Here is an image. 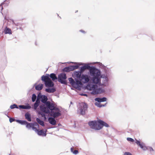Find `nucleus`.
<instances>
[{"instance_id":"f257e3e1","label":"nucleus","mask_w":155,"mask_h":155,"mask_svg":"<svg viewBox=\"0 0 155 155\" xmlns=\"http://www.w3.org/2000/svg\"><path fill=\"white\" fill-rule=\"evenodd\" d=\"M81 65H83L80 69V71L82 73L85 70H89V74L92 78L93 83H97L100 81L99 77L100 75V71L95 67L90 66L89 64L82 63Z\"/></svg>"},{"instance_id":"f03ea898","label":"nucleus","mask_w":155,"mask_h":155,"mask_svg":"<svg viewBox=\"0 0 155 155\" xmlns=\"http://www.w3.org/2000/svg\"><path fill=\"white\" fill-rule=\"evenodd\" d=\"M89 76L86 74H82L80 79H75V81L72 78H68L69 81L72 87L77 89H79L82 85L81 81L84 83H88L90 80Z\"/></svg>"},{"instance_id":"7ed1b4c3","label":"nucleus","mask_w":155,"mask_h":155,"mask_svg":"<svg viewBox=\"0 0 155 155\" xmlns=\"http://www.w3.org/2000/svg\"><path fill=\"white\" fill-rule=\"evenodd\" d=\"M87 90L91 91V94H92L95 95L100 94L104 92V90L100 88H98L97 84H89L87 86Z\"/></svg>"},{"instance_id":"20e7f679","label":"nucleus","mask_w":155,"mask_h":155,"mask_svg":"<svg viewBox=\"0 0 155 155\" xmlns=\"http://www.w3.org/2000/svg\"><path fill=\"white\" fill-rule=\"evenodd\" d=\"M87 108V105L85 103H81L80 106L78 108V112L82 115H84L85 114V111Z\"/></svg>"},{"instance_id":"39448f33","label":"nucleus","mask_w":155,"mask_h":155,"mask_svg":"<svg viewBox=\"0 0 155 155\" xmlns=\"http://www.w3.org/2000/svg\"><path fill=\"white\" fill-rule=\"evenodd\" d=\"M88 124L91 128L95 130H99L101 129V127H100L99 123L98 121H92L88 122Z\"/></svg>"},{"instance_id":"423d86ee","label":"nucleus","mask_w":155,"mask_h":155,"mask_svg":"<svg viewBox=\"0 0 155 155\" xmlns=\"http://www.w3.org/2000/svg\"><path fill=\"white\" fill-rule=\"evenodd\" d=\"M66 74L64 73H61L59 74L58 77V81L62 84L67 85V84L66 79Z\"/></svg>"},{"instance_id":"0eeeda50","label":"nucleus","mask_w":155,"mask_h":155,"mask_svg":"<svg viewBox=\"0 0 155 155\" xmlns=\"http://www.w3.org/2000/svg\"><path fill=\"white\" fill-rule=\"evenodd\" d=\"M102 78V83L101 86L106 87L107 86V83L108 81V79L107 77L104 75H101V72L100 71V81L97 83H94L95 84H100L101 83V78Z\"/></svg>"},{"instance_id":"6e6552de","label":"nucleus","mask_w":155,"mask_h":155,"mask_svg":"<svg viewBox=\"0 0 155 155\" xmlns=\"http://www.w3.org/2000/svg\"><path fill=\"white\" fill-rule=\"evenodd\" d=\"M61 111L58 107L53 111H50V114L51 116L54 118H56L61 115Z\"/></svg>"},{"instance_id":"1a4fd4ad","label":"nucleus","mask_w":155,"mask_h":155,"mask_svg":"<svg viewBox=\"0 0 155 155\" xmlns=\"http://www.w3.org/2000/svg\"><path fill=\"white\" fill-rule=\"evenodd\" d=\"M45 105L50 111L54 110L57 107L56 105H55L54 102L51 103L49 101H48Z\"/></svg>"},{"instance_id":"9d476101","label":"nucleus","mask_w":155,"mask_h":155,"mask_svg":"<svg viewBox=\"0 0 155 155\" xmlns=\"http://www.w3.org/2000/svg\"><path fill=\"white\" fill-rule=\"evenodd\" d=\"M135 143L138 145L140 148L142 149L144 151H145L148 149L147 147L145 146L144 143L142 142H140V141L137 139H135Z\"/></svg>"},{"instance_id":"9b49d317","label":"nucleus","mask_w":155,"mask_h":155,"mask_svg":"<svg viewBox=\"0 0 155 155\" xmlns=\"http://www.w3.org/2000/svg\"><path fill=\"white\" fill-rule=\"evenodd\" d=\"M40 110L41 111L44 112L46 114H50V111L48 109V107L44 104H42L40 106Z\"/></svg>"},{"instance_id":"f8f14e48","label":"nucleus","mask_w":155,"mask_h":155,"mask_svg":"<svg viewBox=\"0 0 155 155\" xmlns=\"http://www.w3.org/2000/svg\"><path fill=\"white\" fill-rule=\"evenodd\" d=\"M45 86L47 87H52L54 85V83L50 78L46 82H45Z\"/></svg>"},{"instance_id":"ddd939ff","label":"nucleus","mask_w":155,"mask_h":155,"mask_svg":"<svg viewBox=\"0 0 155 155\" xmlns=\"http://www.w3.org/2000/svg\"><path fill=\"white\" fill-rule=\"evenodd\" d=\"M98 122L99 123V125L100 127H101V129L102 128L103 126H105L106 127H109V125L106 123L101 120H98Z\"/></svg>"},{"instance_id":"4468645a","label":"nucleus","mask_w":155,"mask_h":155,"mask_svg":"<svg viewBox=\"0 0 155 155\" xmlns=\"http://www.w3.org/2000/svg\"><path fill=\"white\" fill-rule=\"evenodd\" d=\"M49 78H50L52 79V81L54 82H56L58 80V78L56 76L54 73H51L50 75L49 74Z\"/></svg>"},{"instance_id":"2eb2a0df","label":"nucleus","mask_w":155,"mask_h":155,"mask_svg":"<svg viewBox=\"0 0 155 155\" xmlns=\"http://www.w3.org/2000/svg\"><path fill=\"white\" fill-rule=\"evenodd\" d=\"M82 73L80 71H76L74 72L73 75L78 79H80Z\"/></svg>"},{"instance_id":"dca6fc26","label":"nucleus","mask_w":155,"mask_h":155,"mask_svg":"<svg viewBox=\"0 0 155 155\" xmlns=\"http://www.w3.org/2000/svg\"><path fill=\"white\" fill-rule=\"evenodd\" d=\"M49 74H46L45 75H43L41 77V80L44 81L45 83V82H46L47 81L50 79V78H49Z\"/></svg>"},{"instance_id":"f3484780","label":"nucleus","mask_w":155,"mask_h":155,"mask_svg":"<svg viewBox=\"0 0 155 155\" xmlns=\"http://www.w3.org/2000/svg\"><path fill=\"white\" fill-rule=\"evenodd\" d=\"M54 118V117H50L48 118L49 123L52 125H55L56 124V121Z\"/></svg>"},{"instance_id":"a211bd4d","label":"nucleus","mask_w":155,"mask_h":155,"mask_svg":"<svg viewBox=\"0 0 155 155\" xmlns=\"http://www.w3.org/2000/svg\"><path fill=\"white\" fill-rule=\"evenodd\" d=\"M107 100V98L104 97L102 98L97 97L95 99V100L96 101H97L99 103L106 101Z\"/></svg>"},{"instance_id":"6ab92c4d","label":"nucleus","mask_w":155,"mask_h":155,"mask_svg":"<svg viewBox=\"0 0 155 155\" xmlns=\"http://www.w3.org/2000/svg\"><path fill=\"white\" fill-rule=\"evenodd\" d=\"M35 131L39 136H46V135L43 130H39L37 129V130H35Z\"/></svg>"},{"instance_id":"aec40b11","label":"nucleus","mask_w":155,"mask_h":155,"mask_svg":"<svg viewBox=\"0 0 155 155\" xmlns=\"http://www.w3.org/2000/svg\"><path fill=\"white\" fill-rule=\"evenodd\" d=\"M48 100V99L47 97L45 95H43V96L40 101L42 103L46 105L48 101H47Z\"/></svg>"},{"instance_id":"412c9836","label":"nucleus","mask_w":155,"mask_h":155,"mask_svg":"<svg viewBox=\"0 0 155 155\" xmlns=\"http://www.w3.org/2000/svg\"><path fill=\"white\" fill-rule=\"evenodd\" d=\"M45 91L49 93H52L56 91V89L54 88H46L45 90Z\"/></svg>"},{"instance_id":"4be33fe9","label":"nucleus","mask_w":155,"mask_h":155,"mask_svg":"<svg viewBox=\"0 0 155 155\" xmlns=\"http://www.w3.org/2000/svg\"><path fill=\"white\" fill-rule=\"evenodd\" d=\"M25 118L28 121H31V120L30 114L28 113H26L25 114Z\"/></svg>"},{"instance_id":"5701e85b","label":"nucleus","mask_w":155,"mask_h":155,"mask_svg":"<svg viewBox=\"0 0 155 155\" xmlns=\"http://www.w3.org/2000/svg\"><path fill=\"white\" fill-rule=\"evenodd\" d=\"M4 33L5 34H11V29L7 27H6L4 30Z\"/></svg>"},{"instance_id":"b1692460","label":"nucleus","mask_w":155,"mask_h":155,"mask_svg":"<svg viewBox=\"0 0 155 155\" xmlns=\"http://www.w3.org/2000/svg\"><path fill=\"white\" fill-rule=\"evenodd\" d=\"M32 127H33V130L35 131V130H37V128L36 127H39V125L36 122H35L34 123H32Z\"/></svg>"},{"instance_id":"393cba45","label":"nucleus","mask_w":155,"mask_h":155,"mask_svg":"<svg viewBox=\"0 0 155 155\" xmlns=\"http://www.w3.org/2000/svg\"><path fill=\"white\" fill-rule=\"evenodd\" d=\"M43 85L42 84H39L37 85L35 87V88L36 90L38 91H40L41 90L43 87Z\"/></svg>"},{"instance_id":"a878e982","label":"nucleus","mask_w":155,"mask_h":155,"mask_svg":"<svg viewBox=\"0 0 155 155\" xmlns=\"http://www.w3.org/2000/svg\"><path fill=\"white\" fill-rule=\"evenodd\" d=\"M36 121L38 123L42 126H44V122L41 120L39 118H37L36 119Z\"/></svg>"},{"instance_id":"bb28decb","label":"nucleus","mask_w":155,"mask_h":155,"mask_svg":"<svg viewBox=\"0 0 155 155\" xmlns=\"http://www.w3.org/2000/svg\"><path fill=\"white\" fill-rule=\"evenodd\" d=\"M16 121L21 125H26L27 121L26 120H17Z\"/></svg>"},{"instance_id":"cd10ccee","label":"nucleus","mask_w":155,"mask_h":155,"mask_svg":"<svg viewBox=\"0 0 155 155\" xmlns=\"http://www.w3.org/2000/svg\"><path fill=\"white\" fill-rule=\"evenodd\" d=\"M26 127L28 129H29L31 128H32L33 130V127L32 125V123H29L27 122V123L26 124Z\"/></svg>"},{"instance_id":"c85d7f7f","label":"nucleus","mask_w":155,"mask_h":155,"mask_svg":"<svg viewBox=\"0 0 155 155\" xmlns=\"http://www.w3.org/2000/svg\"><path fill=\"white\" fill-rule=\"evenodd\" d=\"M63 70L64 72H68L71 71V69L70 66L64 68H63Z\"/></svg>"},{"instance_id":"c756f323","label":"nucleus","mask_w":155,"mask_h":155,"mask_svg":"<svg viewBox=\"0 0 155 155\" xmlns=\"http://www.w3.org/2000/svg\"><path fill=\"white\" fill-rule=\"evenodd\" d=\"M95 105L99 107H104L106 105V104H102L99 102H96L95 103Z\"/></svg>"},{"instance_id":"7c9ffc66","label":"nucleus","mask_w":155,"mask_h":155,"mask_svg":"<svg viewBox=\"0 0 155 155\" xmlns=\"http://www.w3.org/2000/svg\"><path fill=\"white\" fill-rule=\"evenodd\" d=\"M45 113L41 111L38 112V114L41 115V117H43L45 120L46 119L45 114Z\"/></svg>"},{"instance_id":"2f4dec72","label":"nucleus","mask_w":155,"mask_h":155,"mask_svg":"<svg viewBox=\"0 0 155 155\" xmlns=\"http://www.w3.org/2000/svg\"><path fill=\"white\" fill-rule=\"evenodd\" d=\"M79 66L78 65H74L73 66H71L70 68L71 71H73L74 70L77 69L79 68Z\"/></svg>"},{"instance_id":"473e14b6","label":"nucleus","mask_w":155,"mask_h":155,"mask_svg":"<svg viewBox=\"0 0 155 155\" xmlns=\"http://www.w3.org/2000/svg\"><path fill=\"white\" fill-rule=\"evenodd\" d=\"M31 108V106L28 104L26 105H23V109H29Z\"/></svg>"},{"instance_id":"72a5a7b5","label":"nucleus","mask_w":155,"mask_h":155,"mask_svg":"<svg viewBox=\"0 0 155 155\" xmlns=\"http://www.w3.org/2000/svg\"><path fill=\"white\" fill-rule=\"evenodd\" d=\"M71 152H72L74 154L76 155L78 153V151L77 150H74L73 147H71Z\"/></svg>"},{"instance_id":"f704fd0d","label":"nucleus","mask_w":155,"mask_h":155,"mask_svg":"<svg viewBox=\"0 0 155 155\" xmlns=\"http://www.w3.org/2000/svg\"><path fill=\"white\" fill-rule=\"evenodd\" d=\"M36 98V96L35 94H32V97L31 98L32 101L33 102H34L35 101Z\"/></svg>"},{"instance_id":"c9c22d12","label":"nucleus","mask_w":155,"mask_h":155,"mask_svg":"<svg viewBox=\"0 0 155 155\" xmlns=\"http://www.w3.org/2000/svg\"><path fill=\"white\" fill-rule=\"evenodd\" d=\"M10 108L12 109H14L15 108H18V107L17 105L15 104H14L13 105H12L10 106Z\"/></svg>"},{"instance_id":"e433bc0d","label":"nucleus","mask_w":155,"mask_h":155,"mask_svg":"<svg viewBox=\"0 0 155 155\" xmlns=\"http://www.w3.org/2000/svg\"><path fill=\"white\" fill-rule=\"evenodd\" d=\"M39 104L35 103L34 104V109L35 110H36L39 106Z\"/></svg>"},{"instance_id":"4c0bfd02","label":"nucleus","mask_w":155,"mask_h":155,"mask_svg":"<svg viewBox=\"0 0 155 155\" xmlns=\"http://www.w3.org/2000/svg\"><path fill=\"white\" fill-rule=\"evenodd\" d=\"M94 64H98L100 67H103V68L105 67V66H104V65L103 64L101 63H100L99 62H94Z\"/></svg>"},{"instance_id":"58836bf2","label":"nucleus","mask_w":155,"mask_h":155,"mask_svg":"<svg viewBox=\"0 0 155 155\" xmlns=\"http://www.w3.org/2000/svg\"><path fill=\"white\" fill-rule=\"evenodd\" d=\"M42 96L43 95H41V93H39L37 96V98L40 99L41 100Z\"/></svg>"},{"instance_id":"ea45409f","label":"nucleus","mask_w":155,"mask_h":155,"mask_svg":"<svg viewBox=\"0 0 155 155\" xmlns=\"http://www.w3.org/2000/svg\"><path fill=\"white\" fill-rule=\"evenodd\" d=\"M127 140L128 141H130L131 142H133L134 141V140L133 139L130 137H127Z\"/></svg>"},{"instance_id":"a19ab883","label":"nucleus","mask_w":155,"mask_h":155,"mask_svg":"<svg viewBox=\"0 0 155 155\" xmlns=\"http://www.w3.org/2000/svg\"><path fill=\"white\" fill-rule=\"evenodd\" d=\"M148 147V149L147 150H149L151 152L153 151V150L152 147Z\"/></svg>"},{"instance_id":"79ce46f5","label":"nucleus","mask_w":155,"mask_h":155,"mask_svg":"<svg viewBox=\"0 0 155 155\" xmlns=\"http://www.w3.org/2000/svg\"><path fill=\"white\" fill-rule=\"evenodd\" d=\"M15 119L13 118H10L9 119V121L10 123H12L15 120Z\"/></svg>"},{"instance_id":"37998d69","label":"nucleus","mask_w":155,"mask_h":155,"mask_svg":"<svg viewBox=\"0 0 155 155\" xmlns=\"http://www.w3.org/2000/svg\"><path fill=\"white\" fill-rule=\"evenodd\" d=\"M40 99L37 98L35 103L39 104L40 103Z\"/></svg>"},{"instance_id":"c03bdc74","label":"nucleus","mask_w":155,"mask_h":155,"mask_svg":"<svg viewBox=\"0 0 155 155\" xmlns=\"http://www.w3.org/2000/svg\"><path fill=\"white\" fill-rule=\"evenodd\" d=\"M80 95L81 96H87V95L86 94H80Z\"/></svg>"},{"instance_id":"a18cd8bd","label":"nucleus","mask_w":155,"mask_h":155,"mask_svg":"<svg viewBox=\"0 0 155 155\" xmlns=\"http://www.w3.org/2000/svg\"><path fill=\"white\" fill-rule=\"evenodd\" d=\"M80 31L82 32V33H83L84 34H85L86 33V32H85V31H84V30H80Z\"/></svg>"},{"instance_id":"49530a36","label":"nucleus","mask_w":155,"mask_h":155,"mask_svg":"<svg viewBox=\"0 0 155 155\" xmlns=\"http://www.w3.org/2000/svg\"><path fill=\"white\" fill-rule=\"evenodd\" d=\"M19 107L20 109H23V105H20L19 106Z\"/></svg>"},{"instance_id":"de8ad7c7","label":"nucleus","mask_w":155,"mask_h":155,"mask_svg":"<svg viewBox=\"0 0 155 155\" xmlns=\"http://www.w3.org/2000/svg\"><path fill=\"white\" fill-rule=\"evenodd\" d=\"M70 103L71 104H72V102H71Z\"/></svg>"},{"instance_id":"09e8293b","label":"nucleus","mask_w":155,"mask_h":155,"mask_svg":"<svg viewBox=\"0 0 155 155\" xmlns=\"http://www.w3.org/2000/svg\"><path fill=\"white\" fill-rule=\"evenodd\" d=\"M2 9H3V7H2Z\"/></svg>"},{"instance_id":"8fccbe9b","label":"nucleus","mask_w":155,"mask_h":155,"mask_svg":"<svg viewBox=\"0 0 155 155\" xmlns=\"http://www.w3.org/2000/svg\"><path fill=\"white\" fill-rule=\"evenodd\" d=\"M78 12V11H77L75 12Z\"/></svg>"},{"instance_id":"3c124183","label":"nucleus","mask_w":155,"mask_h":155,"mask_svg":"<svg viewBox=\"0 0 155 155\" xmlns=\"http://www.w3.org/2000/svg\"><path fill=\"white\" fill-rule=\"evenodd\" d=\"M5 18H6V17H5Z\"/></svg>"},{"instance_id":"603ef678","label":"nucleus","mask_w":155,"mask_h":155,"mask_svg":"<svg viewBox=\"0 0 155 155\" xmlns=\"http://www.w3.org/2000/svg\"><path fill=\"white\" fill-rule=\"evenodd\" d=\"M9 155H10V154H9Z\"/></svg>"}]
</instances>
